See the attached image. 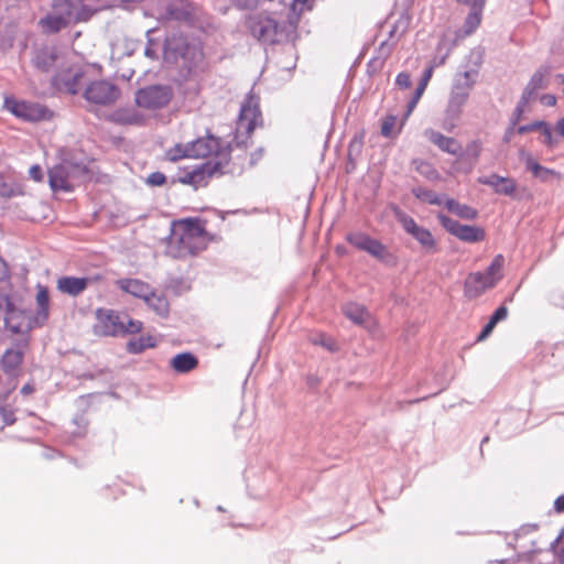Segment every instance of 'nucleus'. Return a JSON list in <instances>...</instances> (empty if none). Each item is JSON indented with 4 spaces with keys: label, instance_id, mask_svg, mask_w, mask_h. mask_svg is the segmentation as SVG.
Returning <instances> with one entry per match:
<instances>
[{
    "label": "nucleus",
    "instance_id": "nucleus-1",
    "mask_svg": "<svg viewBox=\"0 0 564 564\" xmlns=\"http://www.w3.org/2000/svg\"><path fill=\"white\" fill-rule=\"evenodd\" d=\"M163 61L176 68L175 82L178 86L199 78L209 68L200 39L182 31H174L165 36Z\"/></svg>",
    "mask_w": 564,
    "mask_h": 564
},
{
    "label": "nucleus",
    "instance_id": "nucleus-2",
    "mask_svg": "<svg viewBox=\"0 0 564 564\" xmlns=\"http://www.w3.org/2000/svg\"><path fill=\"white\" fill-rule=\"evenodd\" d=\"M214 240L205 227V223L197 217H186L174 220L166 245V254L174 259H184L196 256L207 248Z\"/></svg>",
    "mask_w": 564,
    "mask_h": 564
},
{
    "label": "nucleus",
    "instance_id": "nucleus-3",
    "mask_svg": "<svg viewBox=\"0 0 564 564\" xmlns=\"http://www.w3.org/2000/svg\"><path fill=\"white\" fill-rule=\"evenodd\" d=\"M503 256L497 254L484 272L469 273L464 283L465 295L468 299H477L494 289L503 278Z\"/></svg>",
    "mask_w": 564,
    "mask_h": 564
},
{
    "label": "nucleus",
    "instance_id": "nucleus-4",
    "mask_svg": "<svg viewBox=\"0 0 564 564\" xmlns=\"http://www.w3.org/2000/svg\"><path fill=\"white\" fill-rule=\"evenodd\" d=\"M262 124L263 118L260 109V97L256 95L253 90H250L241 104L237 122V131L245 129V137L240 138L237 133L234 140L235 145L246 150L249 147L248 141L251 139L254 129Z\"/></svg>",
    "mask_w": 564,
    "mask_h": 564
},
{
    "label": "nucleus",
    "instance_id": "nucleus-5",
    "mask_svg": "<svg viewBox=\"0 0 564 564\" xmlns=\"http://www.w3.org/2000/svg\"><path fill=\"white\" fill-rule=\"evenodd\" d=\"M247 25L251 35L265 45H274L288 39L285 26L262 13L250 17Z\"/></svg>",
    "mask_w": 564,
    "mask_h": 564
},
{
    "label": "nucleus",
    "instance_id": "nucleus-6",
    "mask_svg": "<svg viewBox=\"0 0 564 564\" xmlns=\"http://www.w3.org/2000/svg\"><path fill=\"white\" fill-rule=\"evenodd\" d=\"M189 143V155L192 158H207L215 155L217 160L227 162V170L229 169L230 155L232 151V143L224 144L223 140L214 134L207 133L204 138H197Z\"/></svg>",
    "mask_w": 564,
    "mask_h": 564
},
{
    "label": "nucleus",
    "instance_id": "nucleus-7",
    "mask_svg": "<svg viewBox=\"0 0 564 564\" xmlns=\"http://www.w3.org/2000/svg\"><path fill=\"white\" fill-rule=\"evenodd\" d=\"M4 105L15 117L24 121L37 122L53 118V111L39 102L6 98Z\"/></svg>",
    "mask_w": 564,
    "mask_h": 564
},
{
    "label": "nucleus",
    "instance_id": "nucleus-8",
    "mask_svg": "<svg viewBox=\"0 0 564 564\" xmlns=\"http://www.w3.org/2000/svg\"><path fill=\"white\" fill-rule=\"evenodd\" d=\"M173 98V89L169 85H151L135 91V104L145 109H162Z\"/></svg>",
    "mask_w": 564,
    "mask_h": 564
},
{
    "label": "nucleus",
    "instance_id": "nucleus-9",
    "mask_svg": "<svg viewBox=\"0 0 564 564\" xmlns=\"http://www.w3.org/2000/svg\"><path fill=\"white\" fill-rule=\"evenodd\" d=\"M120 95V88L106 79L91 82L83 94L87 101L99 106H110L115 104Z\"/></svg>",
    "mask_w": 564,
    "mask_h": 564
},
{
    "label": "nucleus",
    "instance_id": "nucleus-10",
    "mask_svg": "<svg viewBox=\"0 0 564 564\" xmlns=\"http://www.w3.org/2000/svg\"><path fill=\"white\" fill-rule=\"evenodd\" d=\"M346 240L355 248L368 252L381 262L390 263L394 260V256L387 246L364 232H350L347 235Z\"/></svg>",
    "mask_w": 564,
    "mask_h": 564
},
{
    "label": "nucleus",
    "instance_id": "nucleus-11",
    "mask_svg": "<svg viewBox=\"0 0 564 564\" xmlns=\"http://www.w3.org/2000/svg\"><path fill=\"white\" fill-rule=\"evenodd\" d=\"M232 172L231 170H227V162L221 160L216 161H207L196 169L187 172L185 175L181 176L178 181L182 184L193 185L197 187L198 185H206L207 180L213 175L219 173L225 174Z\"/></svg>",
    "mask_w": 564,
    "mask_h": 564
},
{
    "label": "nucleus",
    "instance_id": "nucleus-12",
    "mask_svg": "<svg viewBox=\"0 0 564 564\" xmlns=\"http://www.w3.org/2000/svg\"><path fill=\"white\" fill-rule=\"evenodd\" d=\"M165 14L169 20L191 28L195 26L197 22V7L188 0H167Z\"/></svg>",
    "mask_w": 564,
    "mask_h": 564
},
{
    "label": "nucleus",
    "instance_id": "nucleus-13",
    "mask_svg": "<svg viewBox=\"0 0 564 564\" xmlns=\"http://www.w3.org/2000/svg\"><path fill=\"white\" fill-rule=\"evenodd\" d=\"M441 220L443 226L460 240L476 242L485 238V232L479 227L463 225L446 214H441Z\"/></svg>",
    "mask_w": 564,
    "mask_h": 564
},
{
    "label": "nucleus",
    "instance_id": "nucleus-14",
    "mask_svg": "<svg viewBox=\"0 0 564 564\" xmlns=\"http://www.w3.org/2000/svg\"><path fill=\"white\" fill-rule=\"evenodd\" d=\"M83 77V72L78 70L73 73L70 68L62 69L53 75L51 85L61 93L77 95L80 90V80Z\"/></svg>",
    "mask_w": 564,
    "mask_h": 564
},
{
    "label": "nucleus",
    "instance_id": "nucleus-15",
    "mask_svg": "<svg viewBox=\"0 0 564 564\" xmlns=\"http://www.w3.org/2000/svg\"><path fill=\"white\" fill-rule=\"evenodd\" d=\"M400 221L406 232L415 238L427 252L434 253L437 251L436 241L427 229L417 226L411 217L405 215L400 217Z\"/></svg>",
    "mask_w": 564,
    "mask_h": 564
},
{
    "label": "nucleus",
    "instance_id": "nucleus-16",
    "mask_svg": "<svg viewBox=\"0 0 564 564\" xmlns=\"http://www.w3.org/2000/svg\"><path fill=\"white\" fill-rule=\"evenodd\" d=\"M58 50L56 46L43 45L35 48L31 63L41 73H50L54 69L58 61Z\"/></svg>",
    "mask_w": 564,
    "mask_h": 564
},
{
    "label": "nucleus",
    "instance_id": "nucleus-17",
    "mask_svg": "<svg viewBox=\"0 0 564 564\" xmlns=\"http://www.w3.org/2000/svg\"><path fill=\"white\" fill-rule=\"evenodd\" d=\"M520 158L525 164V169L530 171L534 178L543 183H552L553 181H560L562 175L560 172L541 165L536 162L530 153L520 151Z\"/></svg>",
    "mask_w": 564,
    "mask_h": 564
},
{
    "label": "nucleus",
    "instance_id": "nucleus-18",
    "mask_svg": "<svg viewBox=\"0 0 564 564\" xmlns=\"http://www.w3.org/2000/svg\"><path fill=\"white\" fill-rule=\"evenodd\" d=\"M47 174L48 184L53 193H70L74 191V182L69 177L67 170H65V165H62L61 162L48 169Z\"/></svg>",
    "mask_w": 564,
    "mask_h": 564
},
{
    "label": "nucleus",
    "instance_id": "nucleus-19",
    "mask_svg": "<svg viewBox=\"0 0 564 564\" xmlns=\"http://www.w3.org/2000/svg\"><path fill=\"white\" fill-rule=\"evenodd\" d=\"M97 325L100 333L107 336H115L120 332L122 327V319L120 315L107 308H98L96 311Z\"/></svg>",
    "mask_w": 564,
    "mask_h": 564
},
{
    "label": "nucleus",
    "instance_id": "nucleus-20",
    "mask_svg": "<svg viewBox=\"0 0 564 564\" xmlns=\"http://www.w3.org/2000/svg\"><path fill=\"white\" fill-rule=\"evenodd\" d=\"M551 67L545 65L539 67L534 74L531 76L528 85L524 87L520 99H522V104H529L531 100L535 98L536 91L539 89H543L546 87L545 77L550 75Z\"/></svg>",
    "mask_w": 564,
    "mask_h": 564
},
{
    "label": "nucleus",
    "instance_id": "nucleus-21",
    "mask_svg": "<svg viewBox=\"0 0 564 564\" xmlns=\"http://www.w3.org/2000/svg\"><path fill=\"white\" fill-rule=\"evenodd\" d=\"M486 1L487 0H457L458 3L470 8L469 13L464 21V32L466 34L474 33L480 25Z\"/></svg>",
    "mask_w": 564,
    "mask_h": 564
},
{
    "label": "nucleus",
    "instance_id": "nucleus-22",
    "mask_svg": "<svg viewBox=\"0 0 564 564\" xmlns=\"http://www.w3.org/2000/svg\"><path fill=\"white\" fill-rule=\"evenodd\" d=\"M478 182L492 187L496 193L501 195L512 196L517 188V183L513 178L502 177L496 173L480 176Z\"/></svg>",
    "mask_w": 564,
    "mask_h": 564
},
{
    "label": "nucleus",
    "instance_id": "nucleus-23",
    "mask_svg": "<svg viewBox=\"0 0 564 564\" xmlns=\"http://www.w3.org/2000/svg\"><path fill=\"white\" fill-rule=\"evenodd\" d=\"M35 302H36L37 312H36L35 318H34V324L33 325L28 324L25 326L26 330L30 329L33 326L43 325L47 321V318H48V315H50V294H48V290H47L46 286L41 285V284L36 285Z\"/></svg>",
    "mask_w": 564,
    "mask_h": 564
},
{
    "label": "nucleus",
    "instance_id": "nucleus-24",
    "mask_svg": "<svg viewBox=\"0 0 564 564\" xmlns=\"http://www.w3.org/2000/svg\"><path fill=\"white\" fill-rule=\"evenodd\" d=\"M90 278L62 276L56 281V289L63 294L77 296L90 284Z\"/></svg>",
    "mask_w": 564,
    "mask_h": 564
},
{
    "label": "nucleus",
    "instance_id": "nucleus-25",
    "mask_svg": "<svg viewBox=\"0 0 564 564\" xmlns=\"http://www.w3.org/2000/svg\"><path fill=\"white\" fill-rule=\"evenodd\" d=\"M429 140L435 144L441 151L455 155L462 150V144L453 137H446L443 133L429 129L425 131Z\"/></svg>",
    "mask_w": 564,
    "mask_h": 564
},
{
    "label": "nucleus",
    "instance_id": "nucleus-26",
    "mask_svg": "<svg viewBox=\"0 0 564 564\" xmlns=\"http://www.w3.org/2000/svg\"><path fill=\"white\" fill-rule=\"evenodd\" d=\"M24 358V351L21 348L7 349L1 359L0 365L2 370L10 376H17Z\"/></svg>",
    "mask_w": 564,
    "mask_h": 564
},
{
    "label": "nucleus",
    "instance_id": "nucleus-27",
    "mask_svg": "<svg viewBox=\"0 0 564 564\" xmlns=\"http://www.w3.org/2000/svg\"><path fill=\"white\" fill-rule=\"evenodd\" d=\"M468 93L463 90L459 86L454 85L446 108V117L452 120H457L462 113L463 106L468 100Z\"/></svg>",
    "mask_w": 564,
    "mask_h": 564
},
{
    "label": "nucleus",
    "instance_id": "nucleus-28",
    "mask_svg": "<svg viewBox=\"0 0 564 564\" xmlns=\"http://www.w3.org/2000/svg\"><path fill=\"white\" fill-rule=\"evenodd\" d=\"M116 284L121 291L141 300L151 294L152 286L139 279H120Z\"/></svg>",
    "mask_w": 564,
    "mask_h": 564
},
{
    "label": "nucleus",
    "instance_id": "nucleus-29",
    "mask_svg": "<svg viewBox=\"0 0 564 564\" xmlns=\"http://www.w3.org/2000/svg\"><path fill=\"white\" fill-rule=\"evenodd\" d=\"M51 13L64 18L68 23H79L83 20H77V8L73 0H52Z\"/></svg>",
    "mask_w": 564,
    "mask_h": 564
},
{
    "label": "nucleus",
    "instance_id": "nucleus-30",
    "mask_svg": "<svg viewBox=\"0 0 564 564\" xmlns=\"http://www.w3.org/2000/svg\"><path fill=\"white\" fill-rule=\"evenodd\" d=\"M416 196L430 204L438 205L446 204L448 212H475L471 208L464 207V209L459 208V205L452 198H446L445 196H440L436 192L431 189H421Z\"/></svg>",
    "mask_w": 564,
    "mask_h": 564
},
{
    "label": "nucleus",
    "instance_id": "nucleus-31",
    "mask_svg": "<svg viewBox=\"0 0 564 564\" xmlns=\"http://www.w3.org/2000/svg\"><path fill=\"white\" fill-rule=\"evenodd\" d=\"M61 163L65 165V170H67L73 182L75 180H89L91 177V172L88 166L84 162L75 161L70 153L63 156Z\"/></svg>",
    "mask_w": 564,
    "mask_h": 564
},
{
    "label": "nucleus",
    "instance_id": "nucleus-32",
    "mask_svg": "<svg viewBox=\"0 0 564 564\" xmlns=\"http://www.w3.org/2000/svg\"><path fill=\"white\" fill-rule=\"evenodd\" d=\"M143 301L156 315L161 317H166L169 315L170 303L163 293L158 292L152 288L151 294L145 295Z\"/></svg>",
    "mask_w": 564,
    "mask_h": 564
},
{
    "label": "nucleus",
    "instance_id": "nucleus-33",
    "mask_svg": "<svg viewBox=\"0 0 564 564\" xmlns=\"http://www.w3.org/2000/svg\"><path fill=\"white\" fill-rule=\"evenodd\" d=\"M170 364L176 372L186 373L197 368L198 359L191 352H182L175 355Z\"/></svg>",
    "mask_w": 564,
    "mask_h": 564
},
{
    "label": "nucleus",
    "instance_id": "nucleus-34",
    "mask_svg": "<svg viewBox=\"0 0 564 564\" xmlns=\"http://www.w3.org/2000/svg\"><path fill=\"white\" fill-rule=\"evenodd\" d=\"M69 24L70 23L65 21L64 18L54 15L51 12L41 18L39 21V25L42 28V31L45 34L58 33L59 31L66 29Z\"/></svg>",
    "mask_w": 564,
    "mask_h": 564
},
{
    "label": "nucleus",
    "instance_id": "nucleus-35",
    "mask_svg": "<svg viewBox=\"0 0 564 564\" xmlns=\"http://www.w3.org/2000/svg\"><path fill=\"white\" fill-rule=\"evenodd\" d=\"M77 8V20L88 21L96 12L99 11L98 3L100 0H73Z\"/></svg>",
    "mask_w": 564,
    "mask_h": 564
},
{
    "label": "nucleus",
    "instance_id": "nucleus-36",
    "mask_svg": "<svg viewBox=\"0 0 564 564\" xmlns=\"http://www.w3.org/2000/svg\"><path fill=\"white\" fill-rule=\"evenodd\" d=\"M343 312L348 319L357 325L364 324L369 317L368 311L356 303L345 305Z\"/></svg>",
    "mask_w": 564,
    "mask_h": 564
},
{
    "label": "nucleus",
    "instance_id": "nucleus-37",
    "mask_svg": "<svg viewBox=\"0 0 564 564\" xmlns=\"http://www.w3.org/2000/svg\"><path fill=\"white\" fill-rule=\"evenodd\" d=\"M156 345L158 340L154 336H140L139 338L132 339L128 343V351L131 354H141L148 348H154Z\"/></svg>",
    "mask_w": 564,
    "mask_h": 564
},
{
    "label": "nucleus",
    "instance_id": "nucleus-38",
    "mask_svg": "<svg viewBox=\"0 0 564 564\" xmlns=\"http://www.w3.org/2000/svg\"><path fill=\"white\" fill-rule=\"evenodd\" d=\"M112 117L113 121L120 124H140L142 122L141 115L128 109H118Z\"/></svg>",
    "mask_w": 564,
    "mask_h": 564
},
{
    "label": "nucleus",
    "instance_id": "nucleus-39",
    "mask_svg": "<svg viewBox=\"0 0 564 564\" xmlns=\"http://www.w3.org/2000/svg\"><path fill=\"white\" fill-rule=\"evenodd\" d=\"M152 30L147 32V44L144 47V56L150 58L151 61H159L160 52L163 53V43H161L158 39H153L150 36Z\"/></svg>",
    "mask_w": 564,
    "mask_h": 564
},
{
    "label": "nucleus",
    "instance_id": "nucleus-40",
    "mask_svg": "<svg viewBox=\"0 0 564 564\" xmlns=\"http://www.w3.org/2000/svg\"><path fill=\"white\" fill-rule=\"evenodd\" d=\"M540 131V142L544 144L547 149L553 150L556 148L558 141L553 135L552 127L547 121L540 120V127L538 129Z\"/></svg>",
    "mask_w": 564,
    "mask_h": 564
},
{
    "label": "nucleus",
    "instance_id": "nucleus-41",
    "mask_svg": "<svg viewBox=\"0 0 564 564\" xmlns=\"http://www.w3.org/2000/svg\"><path fill=\"white\" fill-rule=\"evenodd\" d=\"M457 156L456 164L457 170L459 172H463L465 174L470 173L475 166L478 164V161L473 158L470 154H468L463 148L458 154H455Z\"/></svg>",
    "mask_w": 564,
    "mask_h": 564
},
{
    "label": "nucleus",
    "instance_id": "nucleus-42",
    "mask_svg": "<svg viewBox=\"0 0 564 564\" xmlns=\"http://www.w3.org/2000/svg\"><path fill=\"white\" fill-rule=\"evenodd\" d=\"M412 165L414 166L415 171L420 173L422 176L426 177L427 180H435L438 177L437 170L433 166L432 163L421 160V159H414L412 160Z\"/></svg>",
    "mask_w": 564,
    "mask_h": 564
},
{
    "label": "nucleus",
    "instance_id": "nucleus-43",
    "mask_svg": "<svg viewBox=\"0 0 564 564\" xmlns=\"http://www.w3.org/2000/svg\"><path fill=\"white\" fill-rule=\"evenodd\" d=\"M393 47L394 44H389L387 41L382 42L378 48V55L372 58V64H377V68H382Z\"/></svg>",
    "mask_w": 564,
    "mask_h": 564
},
{
    "label": "nucleus",
    "instance_id": "nucleus-44",
    "mask_svg": "<svg viewBox=\"0 0 564 564\" xmlns=\"http://www.w3.org/2000/svg\"><path fill=\"white\" fill-rule=\"evenodd\" d=\"M184 158H192L189 155V143L185 145L178 143L166 152V159L171 162H176Z\"/></svg>",
    "mask_w": 564,
    "mask_h": 564
},
{
    "label": "nucleus",
    "instance_id": "nucleus-45",
    "mask_svg": "<svg viewBox=\"0 0 564 564\" xmlns=\"http://www.w3.org/2000/svg\"><path fill=\"white\" fill-rule=\"evenodd\" d=\"M21 189L11 183H8L6 176L0 174V197H13L21 194Z\"/></svg>",
    "mask_w": 564,
    "mask_h": 564
},
{
    "label": "nucleus",
    "instance_id": "nucleus-46",
    "mask_svg": "<svg viewBox=\"0 0 564 564\" xmlns=\"http://www.w3.org/2000/svg\"><path fill=\"white\" fill-rule=\"evenodd\" d=\"M475 73L470 70H466L463 74L458 76V78L455 80V86H459L466 93H470L473 86L475 85V79L473 78V75Z\"/></svg>",
    "mask_w": 564,
    "mask_h": 564
},
{
    "label": "nucleus",
    "instance_id": "nucleus-47",
    "mask_svg": "<svg viewBox=\"0 0 564 564\" xmlns=\"http://www.w3.org/2000/svg\"><path fill=\"white\" fill-rule=\"evenodd\" d=\"M312 343L314 345L323 346V347L327 348L330 351H335L338 348L336 340L334 338H332V337L326 336L323 333H319V334L315 335L312 338Z\"/></svg>",
    "mask_w": 564,
    "mask_h": 564
},
{
    "label": "nucleus",
    "instance_id": "nucleus-48",
    "mask_svg": "<svg viewBox=\"0 0 564 564\" xmlns=\"http://www.w3.org/2000/svg\"><path fill=\"white\" fill-rule=\"evenodd\" d=\"M143 329V323L138 319H132L127 316V321H122V327L120 332L127 334H138Z\"/></svg>",
    "mask_w": 564,
    "mask_h": 564
},
{
    "label": "nucleus",
    "instance_id": "nucleus-49",
    "mask_svg": "<svg viewBox=\"0 0 564 564\" xmlns=\"http://www.w3.org/2000/svg\"><path fill=\"white\" fill-rule=\"evenodd\" d=\"M395 120H397V117L395 116H387L383 120H382V124H381V134L386 138H389L392 135V130H393V127L395 124Z\"/></svg>",
    "mask_w": 564,
    "mask_h": 564
},
{
    "label": "nucleus",
    "instance_id": "nucleus-50",
    "mask_svg": "<svg viewBox=\"0 0 564 564\" xmlns=\"http://www.w3.org/2000/svg\"><path fill=\"white\" fill-rule=\"evenodd\" d=\"M464 150L473 158H475L477 161H479L482 151V144L479 140H473L469 143H467Z\"/></svg>",
    "mask_w": 564,
    "mask_h": 564
},
{
    "label": "nucleus",
    "instance_id": "nucleus-51",
    "mask_svg": "<svg viewBox=\"0 0 564 564\" xmlns=\"http://www.w3.org/2000/svg\"><path fill=\"white\" fill-rule=\"evenodd\" d=\"M395 85L400 89H409L412 87L411 75L408 72H401L397 75Z\"/></svg>",
    "mask_w": 564,
    "mask_h": 564
},
{
    "label": "nucleus",
    "instance_id": "nucleus-52",
    "mask_svg": "<svg viewBox=\"0 0 564 564\" xmlns=\"http://www.w3.org/2000/svg\"><path fill=\"white\" fill-rule=\"evenodd\" d=\"M528 104H522V99H519L513 112H512V116L510 118V123L513 124V126H517L519 123V121L521 120L523 113H524V110H525V106Z\"/></svg>",
    "mask_w": 564,
    "mask_h": 564
},
{
    "label": "nucleus",
    "instance_id": "nucleus-53",
    "mask_svg": "<svg viewBox=\"0 0 564 564\" xmlns=\"http://www.w3.org/2000/svg\"><path fill=\"white\" fill-rule=\"evenodd\" d=\"M166 183V176L162 172H153L147 177V184L162 186Z\"/></svg>",
    "mask_w": 564,
    "mask_h": 564
},
{
    "label": "nucleus",
    "instance_id": "nucleus-54",
    "mask_svg": "<svg viewBox=\"0 0 564 564\" xmlns=\"http://www.w3.org/2000/svg\"><path fill=\"white\" fill-rule=\"evenodd\" d=\"M239 10H254L258 8V0H230Z\"/></svg>",
    "mask_w": 564,
    "mask_h": 564
},
{
    "label": "nucleus",
    "instance_id": "nucleus-55",
    "mask_svg": "<svg viewBox=\"0 0 564 564\" xmlns=\"http://www.w3.org/2000/svg\"><path fill=\"white\" fill-rule=\"evenodd\" d=\"M508 316V308L506 306H499L494 314L490 316V321L497 325L499 322L506 319Z\"/></svg>",
    "mask_w": 564,
    "mask_h": 564
},
{
    "label": "nucleus",
    "instance_id": "nucleus-56",
    "mask_svg": "<svg viewBox=\"0 0 564 564\" xmlns=\"http://www.w3.org/2000/svg\"><path fill=\"white\" fill-rule=\"evenodd\" d=\"M540 127V120L532 121L531 123L519 126L517 128V133L519 134H525L529 132L538 131Z\"/></svg>",
    "mask_w": 564,
    "mask_h": 564
},
{
    "label": "nucleus",
    "instance_id": "nucleus-57",
    "mask_svg": "<svg viewBox=\"0 0 564 564\" xmlns=\"http://www.w3.org/2000/svg\"><path fill=\"white\" fill-rule=\"evenodd\" d=\"M29 175L35 182H42L44 178V173L42 167L39 164L32 165L29 170Z\"/></svg>",
    "mask_w": 564,
    "mask_h": 564
},
{
    "label": "nucleus",
    "instance_id": "nucleus-58",
    "mask_svg": "<svg viewBox=\"0 0 564 564\" xmlns=\"http://www.w3.org/2000/svg\"><path fill=\"white\" fill-rule=\"evenodd\" d=\"M495 327H496L495 322H491L489 319L488 323L482 328L481 333L478 335L477 340L481 341V340L486 339L491 334V332L494 330Z\"/></svg>",
    "mask_w": 564,
    "mask_h": 564
},
{
    "label": "nucleus",
    "instance_id": "nucleus-59",
    "mask_svg": "<svg viewBox=\"0 0 564 564\" xmlns=\"http://www.w3.org/2000/svg\"><path fill=\"white\" fill-rule=\"evenodd\" d=\"M432 74H433V66H430V67H427L424 70V73H423V75H422V77H421V79H420L417 85L421 86V87L426 88V86H427V84H429V82H430V79L432 77Z\"/></svg>",
    "mask_w": 564,
    "mask_h": 564
},
{
    "label": "nucleus",
    "instance_id": "nucleus-60",
    "mask_svg": "<svg viewBox=\"0 0 564 564\" xmlns=\"http://www.w3.org/2000/svg\"><path fill=\"white\" fill-rule=\"evenodd\" d=\"M17 317H18V315H17V314H11V315L8 317V319H7V323H8L9 327H10V329H11L12 332H14V333H22V332H24V327H23L21 324H18V325H13V324H12V323H13V321H14V318H17Z\"/></svg>",
    "mask_w": 564,
    "mask_h": 564
},
{
    "label": "nucleus",
    "instance_id": "nucleus-61",
    "mask_svg": "<svg viewBox=\"0 0 564 564\" xmlns=\"http://www.w3.org/2000/svg\"><path fill=\"white\" fill-rule=\"evenodd\" d=\"M540 101L547 107H554L556 105V97L552 94H544L541 96Z\"/></svg>",
    "mask_w": 564,
    "mask_h": 564
},
{
    "label": "nucleus",
    "instance_id": "nucleus-62",
    "mask_svg": "<svg viewBox=\"0 0 564 564\" xmlns=\"http://www.w3.org/2000/svg\"><path fill=\"white\" fill-rule=\"evenodd\" d=\"M517 126L509 123V127L506 129L502 138L505 143L511 142L513 134L517 132Z\"/></svg>",
    "mask_w": 564,
    "mask_h": 564
},
{
    "label": "nucleus",
    "instance_id": "nucleus-63",
    "mask_svg": "<svg viewBox=\"0 0 564 564\" xmlns=\"http://www.w3.org/2000/svg\"><path fill=\"white\" fill-rule=\"evenodd\" d=\"M420 100L419 99H415V98H411L408 104H406V109H405V112H404V116H403V120H406L410 115L413 112V110L415 109L417 102Z\"/></svg>",
    "mask_w": 564,
    "mask_h": 564
},
{
    "label": "nucleus",
    "instance_id": "nucleus-64",
    "mask_svg": "<svg viewBox=\"0 0 564 564\" xmlns=\"http://www.w3.org/2000/svg\"><path fill=\"white\" fill-rule=\"evenodd\" d=\"M554 508L560 513L564 512V495H562L555 499Z\"/></svg>",
    "mask_w": 564,
    "mask_h": 564
}]
</instances>
